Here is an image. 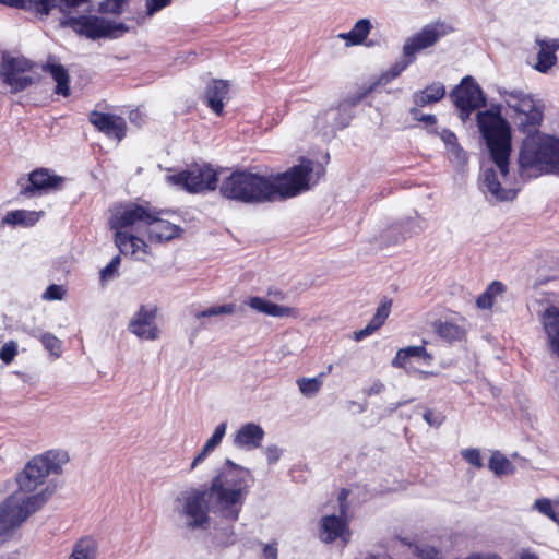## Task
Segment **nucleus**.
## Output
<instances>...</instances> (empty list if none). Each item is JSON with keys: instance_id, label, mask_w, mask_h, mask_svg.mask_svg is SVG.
I'll use <instances>...</instances> for the list:
<instances>
[{"instance_id": "f257e3e1", "label": "nucleus", "mask_w": 559, "mask_h": 559, "mask_svg": "<svg viewBox=\"0 0 559 559\" xmlns=\"http://www.w3.org/2000/svg\"><path fill=\"white\" fill-rule=\"evenodd\" d=\"M251 472L227 459L209 488L190 487L178 492L173 501L174 513L185 520L189 531L206 530L210 511L236 521L249 492Z\"/></svg>"}, {"instance_id": "f03ea898", "label": "nucleus", "mask_w": 559, "mask_h": 559, "mask_svg": "<svg viewBox=\"0 0 559 559\" xmlns=\"http://www.w3.org/2000/svg\"><path fill=\"white\" fill-rule=\"evenodd\" d=\"M314 164L302 159L299 165L276 176H263L249 170H236L224 178L221 194L245 204H260L293 198L309 188Z\"/></svg>"}, {"instance_id": "7ed1b4c3", "label": "nucleus", "mask_w": 559, "mask_h": 559, "mask_svg": "<svg viewBox=\"0 0 559 559\" xmlns=\"http://www.w3.org/2000/svg\"><path fill=\"white\" fill-rule=\"evenodd\" d=\"M523 140L519 153V171L522 177L531 170L559 175V138L536 129Z\"/></svg>"}, {"instance_id": "20e7f679", "label": "nucleus", "mask_w": 559, "mask_h": 559, "mask_svg": "<svg viewBox=\"0 0 559 559\" xmlns=\"http://www.w3.org/2000/svg\"><path fill=\"white\" fill-rule=\"evenodd\" d=\"M477 126L486 141L490 158L497 166L499 175L506 183L509 175L511 154L510 126L499 111H493L492 109L478 111Z\"/></svg>"}, {"instance_id": "39448f33", "label": "nucleus", "mask_w": 559, "mask_h": 559, "mask_svg": "<svg viewBox=\"0 0 559 559\" xmlns=\"http://www.w3.org/2000/svg\"><path fill=\"white\" fill-rule=\"evenodd\" d=\"M51 495L48 488L34 496L13 492L0 502V547L13 539L22 524L41 509Z\"/></svg>"}, {"instance_id": "423d86ee", "label": "nucleus", "mask_w": 559, "mask_h": 559, "mask_svg": "<svg viewBox=\"0 0 559 559\" xmlns=\"http://www.w3.org/2000/svg\"><path fill=\"white\" fill-rule=\"evenodd\" d=\"M69 459L68 452L59 449L48 450L34 456L17 475L19 489L15 492L31 496L29 493L43 485L50 474H61Z\"/></svg>"}, {"instance_id": "0eeeda50", "label": "nucleus", "mask_w": 559, "mask_h": 559, "mask_svg": "<svg viewBox=\"0 0 559 559\" xmlns=\"http://www.w3.org/2000/svg\"><path fill=\"white\" fill-rule=\"evenodd\" d=\"M499 93L508 107L516 112V124L523 133H531L538 129L544 115L531 95L521 90H503Z\"/></svg>"}, {"instance_id": "6e6552de", "label": "nucleus", "mask_w": 559, "mask_h": 559, "mask_svg": "<svg viewBox=\"0 0 559 559\" xmlns=\"http://www.w3.org/2000/svg\"><path fill=\"white\" fill-rule=\"evenodd\" d=\"M167 180L174 185L181 186L189 192L198 193L213 191L216 189L217 173L206 164L193 165L188 169L170 175Z\"/></svg>"}, {"instance_id": "1a4fd4ad", "label": "nucleus", "mask_w": 559, "mask_h": 559, "mask_svg": "<svg viewBox=\"0 0 559 559\" xmlns=\"http://www.w3.org/2000/svg\"><path fill=\"white\" fill-rule=\"evenodd\" d=\"M455 107L460 110V118L465 122L476 109L487 105L481 87L472 76H465L459 86L450 94Z\"/></svg>"}, {"instance_id": "9d476101", "label": "nucleus", "mask_w": 559, "mask_h": 559, "mask_svg": "<svg viewBox=\"0 0 559 559\" xmlns=\"http://www.w3.org/2000/svg\"><path fill=\"white\" fill-rule=\"evenodd\" d=\"M154 215V207L148 203H127L119 206L110 217V227L117 231L134 226H147Z\"/></svg>"}, {"instance_id": "9b49d317", "label": "nucleus", "mask_w": 559, "mask_h": 559, "mask_svg": "<svg viewBox=\"0 0 559 559\" xmlns=\"http://www.w3.org/2000/svg\"><path fill=\"white\" fill-rule=\"evenodd\" d=\"M31 69V63L24 58L3 57L0 67V79L11 87L12 93H19L31 86L33 78L24 73Z\"/></svg>"}, {"instance_id": "f8f14e48", "label": "nucleus", "mask_w": 559, "mask_h": 559, "mask_svg": "<svg viewBox=\"0 0 559 559\" xmlns=\"http://www.w3.org/2000/svg\"><path fill=\"white\" fill-rule=\"evenodd\" d=\"M156 316V307L141 306L130 319L128 331L140 340H157L159 337L160 331L155 324Z\"/></svg>"}, {"instance_id": "ddd939ff", "label": "nucleus", "mask_w": 559, "mask_h": 559, "mask_svg": "<svg viewBox=\"0 0 559 559\" xmlns=\"http://www.w3.org/2000/svg\"><path fill=\"white\" fill-rule=\"evenodd\" d=\"M424 229V221L416 214L390 225L381 233L380 238L385 246L399 245Z\"/></svg>"}, {"instance_id": "4468645a", "label": "nucleus", "mask_w": 559, "mask_h": 559, "mask_svg": "<svg viewBox=\"0 0 559 559\" xmlns=\"http://www.w3.org/2000/svg\"><path fill=\"white\" fill-rule=\"evenodd\" d=\"M444 35L445 31L442 23L427 24L420 32L405 40L403 45L404 55L412 56L416 59V53L432 47Z\"/></svg>"}, {"instance_id": "2eb2a0df", "label": "nucleus", "mask_w": 559, "mask_h": 559, "mask_svg": "<svg viewBox=\"0 0 559 559\" xmlns=\"http://www.w3.org/2000/svg\"><path fill=\"white\" fill-rule=\"evenodd\" d=\"M88 121L108 138L121 141L126 136L127 123L120 116L93 110L88 115Z\"/></svg>"}, {"instance_id": "dca6fc26", "label": "nucleus", "mask_w": 559, "mask_h": 559, "mask_svg": "<svg viewBox=\"0 0 559 559\" xmlns=\"http://www.w3.org/2000/svg\"><path fill=\"white\" fill-rule=\"evenodd\" d=\"M498 173L493 168H485L480 177V189L490 201H511L516 195V190L502 186Z\"/></svg>"}, {"instance_id": "f3484780", "label": "nucleus", "mask_w": 559, "mask_h": 559, "mask_svg": "<svg viewBox=\"0 0 559 559\" xmlns=\"http://www.w3.org/2000/svg\"><path fill=\"white\" fill-rule=\"evenodd\" d=\"M64 178L50 173L49 169L39 168L28 175V185L21 191L24 195L48 192L60 188Z\"/></svg>"}, {"instance_id": "a211bd4d", "label": "nucleus", "mask_w": 559, "mask_h": 559, "mask_svg": "<svg viewBox=\"0 0 559 559\" xmlns=\"http://www.w3.org/2000/svg\"><path fill=\"white\" fill-rule=\"evenodd\" d=\"M360 96L348 97L340 102L336 108L326 110L323 117H318L317 124H320L321 119L331 121V132L346 128L353 118V108L360 102Z\"/></svg>"}, {"instance_id": "6ab92c4d", "label": "nucleus", "mask_w": 559, "mask_h": 559, "mask_svg": "<svg viewBox=\"0 0 559 559\" xmlns=\"http://www.w3.org/2000/svg\"><path fill=\"white\" fill-rule=\"evenodd\" d=\"M164 212L154 209L152 222L147 225L148 239L152 242H167L180 237L183 229L176 224L162 218Z\"/></svg>"}, {"instance_id": "aec40b11", "label": "nucleus", "mask_w": 559, "mask_h": 559, "mask_svg": "<svg viewBox=\"0 0 559 559\" xmlns=\"http://www.w3.org/2000/svg\"><path fill=\"white\" fill-rule=\"evenodd\" d=\"M229 84L224 80H211L204 92V103L217 116L224 111L225 102L228 99Z\"/></svg>"}, {"instance_id": "412c9836", "label": "nucleus", "mask_w": 559, "mask_h": 559, "mask_svg": "<svg viewBox=\"0 0 559 559\" xmlns=\"http://www.w3.org/2000/svg\"><path fill=\"white\" fill-rule=\"evenodd\" d=\"M264 436L265 432L260 425L247 423L238 429L233 443L236 448L251 451L261 447Z\"/></svg>"}, {"instance_id": "4be33fe9", "label": "nucleus", "mask_w": 559, "mask_h": 559, "mask_svg": "<svg viewBox=\"0 0 559 559\" xmlns=\"http://www.w3.org/2000/svg\"><path fill=\"white\" fill-rule=\"evenodd\" d=\"M246 305L260 313L274 318H297L299 316L298 309L271 302L263 297H250Z\"/></svg>"}, {"instance_id": "5701e85b", "label": "nucleus", "mask_w": 559, "mask_h": 559, "mask_svg": "<svg viewBox=\"0 0 559 559\" xmlns=\"http://www.w3.org/2000/svg\"><path fill=\"white\" fill-rule=\"evenodd\" d=\"M348 535L347 523L342 516L326 515L321 519V539L324 543H332L337 538L346 543Z\"/></svg>"}, {"instance_id": "b1692460", "label": "nucleus", "mask_w": 559, "mask_h": 559, "mask_svg": "<svg viewBox=\"0 0 559 559\" xmlns=\"http://www.w3.org/2000/svg\"><path fill=\"white\" fill-rule=\"evenodd\" d=\"M539 47L535 69L546 73L557 62L556 51L559 49V39H536Z\"/></svg>"}, {"instance_id": "393cba45", "label": "nucleus", "mask_w": 559, "mask_h": 559, "mask_svg": "<svg viewBox=\"0 0 559 559\" xmlns=\"http://www.w3.org/2000/svg\"><path fill=\"white\" fill-rule=\"evenodd\" d=\"M82 26V32L92 39L109 37V21L97 16H81L74 20Z\"/></svg>"}, {"instance_id": "a878e982", "label": "nucleus", "mask_w": 559, "mask_h": 559, "mask_svg": "<svg viewBox=\"0 0 559 559\" xmlns=\"http://www.w3.org/2000/svg\"><path fill=\"white\" fill-rule=\"evenodd\" d=\"M115 243L120 252L126 255H135L138 252H148V246L142 238L126 231L115 233Z\"/></svg>"}, {"instance_id": "bb28decb", "label": "nucleus", "mask_w": 559, "mask_h": 559, "mask_svg": "<svg viewBox=\"0 0 559 559\" xmlns=\"http://www.w3.org/2000/svg\"><path fill=\"white\" fill-rule=\"evenodd\" d=\"M544 328L548 336L550 349L559 357V309L548 308L544 313Z\"/></svg>"}, {"instance_id": "cd10ccee", "label": "nucleus", "mask_w": 559, "mask_h": 559, "mask_svg": "<svg viewBox=\"0 0 559 559\" xmlns=\"http://www.w3.org/2000/svg\"><path fill=\"white\" fill-rule=\"evenodd\" d=\"M391 306L392 300L384 299V301L377 308V311L370 322L364 329L355 332V340L361 341L380 329L390 314Z\"/></svg>"}, {"instance_id": "c85d7f7f", "label": "nucleus", "mask_w": 559, "mask_h": 559, "mask_svg": "<svg viewBox=\"0 0 559 559\" xmlns=\"http://www.w3.org/2000/svg\"><path fill=\"white\" fill-rule=\"evenodd\" d=\"M445 96V86L441 82H433L421 91L413 94L412 98L416 107H425L438 103Z\"/></svg>"}, {"instance_id": "c756f323", "label": "nucleus", "mask_w": 559, "mask_h": 559, "mask_svg": "<svg viewBox=\"0 0 559 559\" xmlns=\"http://www.w3.org/2000/svg\"><path fill=\"white\" fill-rule=\"evenodd\" d=\"M57 0H0L1 4L11 8L23 9L47 16L55 9Z\"/></svg>"}, {"instance_id": "7c9ffc66", "label": "nucleus", "mask_w": 559, "mask_h": 559, "mask_svg": "<svg viewBox=\"0 0 559 559\" xmlns=\"http://www.w3.org/2000/svg\"><path fill=\"white\" fill-rule=\"evenodd\" d=\"M43 212L27 211V210H15L10 211L3 217V223L8 225H22L31 227L35 225L41 217Z\"/></svg>"}, {"instance_id": "2f4dec72", "label": "nucleus", "mask_w": 559, "mask_h": 559, "mask_svg": "<svg viewBox=\"0 0 559 559\" xmlns=\"http://www.w3.org/2000/svg\"><path fill=\"white\" fill-rule=\"evenodd\" d=\"M98 555V544L92 537L79 539L72 548L68 559H96Z\"/></svg>"}, {"instance_id": "473e14b6", "label": "nucleus", "mask_w": 559, "mask_h": 559, "mask_svg": "<svg viewBox=\"0 0 559 559\" xmlns=\"http://www.w3.org/2000/svg\"><path fill=\"white\" fill-rule=\"evenodd\" d=\"M432 326L438 336L450 343L461 341L465 335V330L452 321L438 320L433 322Z\"/></svg>"}, {"instance_id": "72a5a7b5", "label": "nucleus", "mask_w": 559, "mask_h": 559, "mask_svg": "<svg viewBox=\"0 0 559 559\" xmlns=\"http://www.w3.org/2000/svg\"><path fill=\"white\" fill-rule=\"evenodd\" d=\"M50 73L57 85L55 88L56 94L68 96L70 94L69 87V73L62 64L48 63L45 68Z\"/></svg>"}, {"instance_id": "f704fd0d", "label": "nucleus", "mask_w": 559, "mask_h": 559, "mask_svg": "<svg viewBox=\"0 0 559 559\" xmlns=\"http://www.w3.org/2000/svg\"><path fill=\"white\" fill-rule=\"evenodd\" d=\"M414 61L415 58L403 53L401 59L396 60L389 70H386L379 76L378 84L385 85L392 80L396 79Z\"/></svg>"}, {"instance_id": "c9c22d12", "label": "nucleus", "mask_w": 559, "mask_h": 559, "mask_svg": "<svg viewBox=\"0 0 559 559\" xmlns=\"http://www.w3.org/2000/svg\"><path fill=\"white\" fill-rule=\"evenodd\" d=\"M372 28V24L369 19H360L358 20L354 27L349 31V36L353 38L352 46L361 45Z\"/></svg>"}, {"instance_id": "e433bc0d", "label": "nucleus", "mask_w": 559, "mask_h": 559, "mask_svg": "<svg viewBox=\"0 0 559 559\" xmlns=\"http://www.w3.org/2000/svg\"><path fill=\"white\" fill-rule=\"evenodd\" d=\"M489 468L498 476L510 475L514 472V466L504 455L495 452L489 460Z\"/></svg>"}, {"instance_id": "4c0bfd02", "label": "nucleus", "mask_w": 559, "mask_h": 559, "mask_svg": "<svg viewBox=\"0 0 559 559\" xmlns=\"http://www.w3.org/2000/svg\"><path fill=\"white\" fill-rule=\"evenodd\" d=\"M324 373L314 378H300L297 380L298 388L302 395L311 397L316 395L323 384Z\"/></svg>"}, {"instance_id": "58836bf2", "label": "nucleus", "mask_w": 559, "mask_h": 559, "mask_svg": "<svg viewBox=\"0 0 559 559\" xmlns=\"http://www.w3.org/2000/svg\"><path fill=\"white\" fill-rule=\"evenodd\" d=\"M411 548L412 552L420 559H441L440 550L428 544H414Z\"/></svg>"}, {"instance_id": "ea45409f", "label": "nucleus", "mask_w": 559, "mask_h": 559, "mask_svg": "<svg viewBox=\"0 0 559 559\" xmlns=\"http://www.w3.org/2000/svg\"><path fill=\"white\" fill-rule=\"evenodd\" d=\"M236 311V305L234 304H226L221 306H213L205 310L199 311L195 313L197 319L201 318H210L214 316H221V314H231Z\"/></svg>"}, {"instance_id": "a19ab883", "label": "nucleus", "mask_w": 559, "mask_h": 559, "mask_svg": "<svg viewBox=\"0 0 559 559\" xmlns=\"http://www.w3.org/2000/svg\"><path fill=\"white\" fill-rule=\"evenodd\" d=\"M17 343L15 341L7 342L0 349V359L5 364H11L17 355Z\"/></svg>"}, {"instance_id": "79ce46f5", "label": "nucleus", "mask_w": 559, "mask_h": 559, "mask_svg": "<svg viewBox=\"0 0 559 559\" xmlns=\"http://www.w3.org/2000/svg\"><path fill=\"white\" fill-rule=\"evenodd\" d=\"M403 354L407 356V358H420L426 362H429L432 359V356L427 353L425 346H408L402 348Z\"/></svg>"}, {"instance_id": "37998d69", "label": "nucleus", "mask_w": 559, "mask_h": 559, "mask_svg": "<svg viewBox=\"0 0 559 559\" xmlns=\"http://www.w3.org/2000/svg\"><path fill=\"white\" fill-rule=\"evenodd\" d=\"M226 429H227V423L226 421H223V423L218 424L215 427L213 435L205 442L207 444V448L215 449L216 447H218V444L222 442V440H223V438H224V436L226 433Z\"/></svg>"}, {"instance_id": "c03bdc74", "label": "nucleus", "mask_w": 559, "mask_h": 559, "mask_svg": "<svg viewBox=\"0 0 559 559\" xmlns=\"http://www.w3.org/2000/svg\"><path fill=\"white\" fill-rule=\"evenodd\" d=\"M41 344L50 353L58 355L61 349V342L51 333H44L40 337Z\"/></svg>"}, {"instance_id": "a18cd8bd", "label": "nucleus", "mask_w": 559, "mask_h": 559, "mask_svg": "<svg viewBox=\"0 0 559 559\" xmlns=\"http://www.w3.org/2000/svg\"><path fill=\"white\" fill-rule=\"evenodd\" d=\"M423 418L430 427H439L442 425L445 417L441 412L427 408L423 414Z\"/></svg>"}, {"instance_id": "49530a36", "label": "nucleus", "mask_w": 559, "mask_h": 559, "mask_svg": "<svg viewBox=\"0 0 559 559\" xmlns=\"http://www.w3.org/2000/svg\"><path fill=\"white\" fill-rule=\"evenodd\" d=\"M462 457L477 468L483 467L480 451L478 449H465L461 452Z\"/></svg>"}, {"instance_id": "de8ad7c7", "label": "nucleus", "mask_w": 559, "mask_h": 559, "mask_svg": "<svg viewBox=\"0 0 559 559\" xmlns=\"http://www.w3.org/2000/svg\"><path fill=\"white\" fill-rule=\"evenodd\" d=\"M121 259L120 255H116L111 259V261L100 271V280L108 281L115 276L117 270L120 265Z\"/></svg>"}, {"instance_id": "09e8293b", "label": "nucleus", "mask_w": 559, "mask_h": 559, "mask_svg": "<svg viewBox=\"0 0 559 559\" xmlns=\"http://www.w3.org/2000/svg\"><path fill=\"white\" fill-rule=\"evenodd\" d=\"M64 294L66 289L61 285L51 284L46 288L43 298L46 300H61Z\"/></svg>"}, {"instance_id": "8fccbe9b", "label": "nucleus", "mask_w": 559, "mask_h": 559, "mask_svg": "<svg viewBox=\"0 0 559 559\" xmlns=\"http://www.w3.org/2000/svg\"><path fill=\"white\" fill-rule=\"evenodd\" d=\"M409 114L412 115V117L420 122H424L428 126H431L433 127L436 123H437V118L435 115H431V114H424L421 115L418 107H412L409 109Z\"/></svg>"}, {"instance_id": "3c124183", "label": "nucleus", "mask_w": 559, "mask_h": 559, "mask_svg": "<svg viewBox=\"0 0 559 559\" xmlns=\"http://www.w3.org/2000/svg\"><path fill=\"white\" fill-rule=\"evenodd\" d=\"M170 2L171 0H146L145 5L147 16H153L155 13L167 7Z\"/></svg>"}, {"instance_id": "603ef678", "label": "nucleus", "mask_w": 559, "mask_h": 559, "mask_svg": "<svg viewBox=\"0 0 559 559\" xmlns=\"http://www.w3.org/2000/svg\"><path fill=\"white\" fill-rule=\"evenodd\" d=\"M534 508L542 514L548 516L554 511L551 501L547 498L537 499L534 503Z\"/></svg>"}, {"instance_id": "864d4df0", "label": "nucleus", "mask_w": 559, "mask_h": 559, "mask_svg": "<svg viewBox=\"0 0 559 559\" xmlns=\"http://www.w3.org/2000/svg\"><path fill=\"white\" fill-rule=\"evenodd\" d=\"M110 34L109 37L117 38L122 34L129 32V26L121 22H111L109 21Z\"/></svg>"}, {"instance_id": "5fc2aeb1", "label": "nucleus", "mask_w": 559, "mask_h": 559, "mask_svg": "<svg viewBox=\"0 0 559 559\" xmlns=\"http://www.w3.org/2000/svg\"><path fill=\"white\" fill-rule=\"evenodd\" d=\"M493 298L487 289L478 296L476 305L479 309H490L493 306Z\"/></svg>"}, {"instance_id": "6e6d98bb", "label": "nucleus", "mask_w": 559, "mask_h": 559, "mask_svg": "<svg viewBox=\"0 0 559 559\" xmlns=\"http://www.w3.org/2000/svg\"><path fill=\"white\" fill-rule=\"evenodd\" d=\"M449 151H450L451 155L459 163H466V160H467L466 152L460 146V144L457 142L454 145L450 146Z\"/></svg>"}, {"instance_id": "4d7b16f0", "label": "nucleus", "mask_w": 559, "mask_h": 559, "mask_svg": "<svg viewBox=\"0 0 559 559\" xmlns=\"http://www.w3.org/2000/svg\"><path fill=\"white\" fill-rule=\"evenodd\" d=\"M265 454H266L269 464H274L280 460L282 451L276 445H270L266 448Z\"/></svg>"}, {"instance_id": "13d9d810", "label": "nucleus", "mask_w": 559, "mask_h": 559, "mask_svg": "<svg viewBox=\"0 0 559 559\" xmlns=\"http://www.w3.org/2000/svg\"><path fill=\"white\" fill-rule=\"evenodd\" d=\"M486 289L495 299L506 292V285L499 281H493Z\"/></svg>"}, {"instance_id": "bf43d9fd", "label": "nucleus", "mask_w": 559, "mask_h": 559, "mask_svg": "<svg viewBox=\"0 0 559 559\" xmlns=\"http://www.w3.org/2000/svg\"><path fill=\"white\" fill-rule=\"evenodd\" d=\"M212 451H214V449L207 448V444L205 443L201 452L192 461L190 469H194L200 463H202L209 456V454Z\"/></svg>"}, {"instance_id": "052dcab7", "label": "nucleus", "mask_w": 559, "mask_h": 559, "mask_svg": "<svg viewBox=\"0 0 559 559\" xmlns=\"http://www.w3.org/2000/svg\"><path fill=\"white\" fill-rule=\"evenodd\" d=\"M384 389H385V385L380 380H376L372 382V384L368 389L364 390V393L367 396L378 395V394L382 393L384 391Z\"/></svg>"}, {"instance_id": "680f3d73", "label": "nucleus", "mask_w": 559, "mask_h": 559, "mask_svg": "<svg viewBox=\"0 0 559 559\" xmlns=\"http://www.w3.org/2000/svg\"><path fill=\"white\" fill-rule=\"evenodd\" d=\"M438 134L448 147L454 145L457 142L456 135L449 129H442V131Z\"/></svg>"}, {"instance_id": "e2e57ef3", "label": "nucleus", "mask_w": 559, "mask_h": 559, "mask_svg": "<svg viewBox=\"0 0 559 559\" xmlns=\"http://www.w3.org/2000/svg\"><path fill=\"white\" fill-rule=\"evenodd\" d=\"M409 358L403 354L402 348L397 350L395 357L392 360V366L396 368H405L406 362Z\"/></svg>"}, {"instance_id": "0e129e2a", "label": "nucleus", "mask_w": 559, "mask_h": 559, "mask_svg": "<svg viewBox=\"0 0 559 559\" xmlns=\"http://www.w3.org/2000/svg\"><path fill=\"white\" fill-rule=\"evenodd\" d=\"M263 555L266 559H277V548L275 545L267 544L263 548Z\"/></svg>"}, {"instance_id": "69168bd1", "label": "nucleus", "mask_w": 559, "mask_h": 559, "mask_svg": "<svg viewBox=\"0 0 559 559\" xmlns=\"http://www.w3.org/2000/svg\"><path fill=\"white\" fill-rule=\"evenodd\" d=\"M234 531L231 527L229 528H226V539H225V544L227 545H230V544H234L235 543V536H234Z\"/></svg>"}, {"instance_id": "338daca9", "label": "nucleus", "mask_w": 559, "mask_h": 559, "mask_svg": "<svg viewBox=\"0 0 559 559\" xmlns=\"http://www.w3.org/2000/svg\"><path fill=\"white\" fill-rule=\"evenodd\" d=\"M62 3L68 8H75L80 5L81 3L85 2L86 0H61Z\"/></svg>"}, {"instance_id": "774afa93", "label": "nucleus", "mask_w": 559, "mask_h": 559, "mask_svg": "<svg viewBox=\"0 0 559 559\" xmlns=\"http://www.w3.org/2000/svg\"><path fill=\"white\" fill-rule=\"evenodd\" d=\"M520 559H539L538 556L528 550H524L520 554Z\"/></svg>"}]
</instances>
